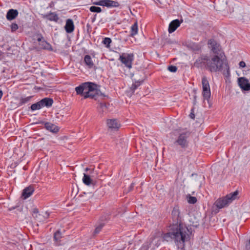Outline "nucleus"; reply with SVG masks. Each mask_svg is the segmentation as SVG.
Masks as SVG:
<instances>
[{
  "instance_id": "nucleus-1",
  "label": "nucleus",
  "mask_w": 250,
  "mask_h": 250,
  "mask_svg": "<svg viewBox=\"0 0 250 250\" xmlns=\"http://www.w3.org/2000/svg\"><path fill=\"white\" fill-rule=\"evenodd\" d=\"M193 66L198 68H204L210 72L222 71L226 77L230 76L229 67L226 57L214 55L209 57L208 55L203 54L198 57L193 63Z\"/></svg>"
},
{
  "instance_id": "nucleus-2",
  "label": "nucleus",
  "mask_w": 250,
  "mask_h": 250,
  "mask_svg": "<svg viewBox=\"0 0 250 250\" xmlns=\"http://www.w3.org/2000/svg\"><path fill=\"white\" fill-rule=\"evenodd\" d=\"M180 211L178 207H174L172 211L171 215L173 223L169 227V231L164 234L163 238L167 241L174 240L176 243L184 244L189 236L188 234V229L183 227L181 224Z\"/></svg>"
},
{
  "instance_id": "nucleus-3",
  "label": "nucleus",
  "mask_w": 250,
  "mask_h": 250,
  "mask_svg": "<svg viewBox=\"0 0 250 250\" xmlns=\"http://www.w3.org/2000/svg\"><path fill=\"white\" fill-rule=\"evenodd\" d=\"M97 85L93 83L85 82L83 83L75 88V91L77 95L83 96L84 99L88 98V97H93V96L89 95L90 92L95 91V87Z\"/></svg>"
},
{
  "instance_id": "nucleus-4",
  "label": "nucleus",
  "mask_w": 250,
  "mask_h": 250,
  "mask_svg": "<svg viewBox=\"0 0 250 250\" xmlns=\"http://www.w3.org/2000/svg\"><path fill=\"white\" fill-rule=\"evenodd\" d=\"M238 195V191L236 190L234 192L227 195L224 198L218 199L215 201L214 205L218 208H224L231 203L232 201L237 199Z\"/></svg>"
},
{
  "instance_id": "nucleus-5",
  "label": "nucleus",
  "mask_w": 250,
  "mask_h": 250,
  "mask_svg": "<svg viewBox=\"0 0 250 250\" xmlns=\"http://www.w3.org/2000/svg\"><path fill=\"white\" fill-rule=\"evenodd\" d=\"M208 45L211 51L214 55L225 57V55L221 45L214 40L210 39L208 41Z\"/></svg>"
},
{
  "instance_id": "nucleus-6",
  "label": "nucleus",
  "mask_w": 250,
  "mask_h": 250,
  "mask_svg": "<svg viewBox=\"0 0 250 250\" xmlns=\"http://www.w3.org/2000/svg\"><path fill=\"white\" fill-rule=\"evenodd\" d=\"M190 134L189 131H185L180 133L177 139L175 141V143L177 144L182 148L187 147L188 146V138Z\"/></svg>"
},
{
  "instance_id": "nucleus-7",
  "label": "nucleus",
  "mask_w": 250,
  "mask_h": 250,
  "mask_svg": "<svg viewBox=\"0 0 250 250\" xmlns=\"http://www.w3.org/2000/svg\"><path fill=\"white\" fill-rule=\"evenodd\" d=\"M202 84L203 87L202 94L205 100L208 101L210 97V89L209 83L207 78L204 77L202 80Z\"/></svg>"
},
{
  "instance_id": "nucleus-8",
  "label": "nucleus",
  "mask_w": 250,
  "mask_h": 250,
  "mask_svg": "<svg viewBox=\"0 0 250 250\" xmlns=\"http://www.w3.org/2000/svg\"><path fill=\"white\" fill-rule=\"evenodd\" d=\"M134 59L133 54H123L120 56L119 60L129 69L132 67V62Z\"/></svg>"
},
{
  "instance_id": "nucleus-9",
  "label": "nucleus",
  "mask_w": 250,
  "mask_h": 250,
  "mask_svg": "<svg viewBox=\"0 0 250 250\" xmlns=\"http://www.w3.org/2000/svg\"><path fill=\"white\" fill-rule=\"evenodd\" d=\"M93 4L107 7H118L120 6L118 1L112 0H100L98 1L93 2Z\"/></svg>"
},
{
  "instance_id": "nucleus-10",
  "label": "nucleus",
  "mask_w": 250,
  "mask_h": 250,
  "mask_svg": "<svg viewBox=\"0 0 250 250\" xmlns=\"http://www.w3.org/2000/svg\"><path fill=\"white\" fill-rule=\"evenodd\" d=\"M35 216L34 218L39 222H43L45 221L49 216V213L47 211L42 212V214L39 213L38 210L35 209L33 211Z\"/></svg>"
},
{
  "instance_id": "nucleus-11",
  "label": "nucleus",
  "mask_w": 250,
  "mask_h": 250,
  "mask_svg": "<svg viewBox=\"0 0 250 250\" xmlns=\"http://www.w3.org/2000/svg\"><path fill=\"white\" fill-rule=\"evenodd\" d=\"M238 83L240 87L244 90L248 91L250 90V83L248 80L244 77L238 79Z\"/></svg>"
},
{
  "instance_id": "nucleus-12",
  "label": "nucleus",
  "mask_w": 250,
  "mask_h": 250,
  "mask_svg": "<svg viewBox=\"0 0 250 250\" xmlns=\"http://www.w3.org/2000/svg\"><path fill=\"white\" fill-rule=\"evenodd\" d=\"M181 22L178 19L174 20L170 22L168 26V32L171 33L174 32L180 26Z\"/></svg>"
},
{
  "instance_id": "nucleus-13",
  "label": "nucleus",
  "mask_w": 250,
  "mask_h": 250,
  "mask_svg": "<svg viewBox=\"0 0 250 250\" xmlns=\"http://www.w3.org/2000/svg\"><path fill=\"white\" fill-rule=\"evenodd\" d=\"M107 125L109 128L117 130L120 127V124L116 119H111L107 120Z\"/></svg>"
},
{
  "instance_id": "nucleus-14",
  "label": "nucleus",
  "mask_w": 250,
  "mask_h": 250,
  "mask_svg": "<svg viewBox=\"0 0 250 250\" xmlns=\"http://www.w3.org/2000/svg\"><path fill=\"white\" fill-rule=\"evenodd\" d=\"M74 24L72 19H68L66 21L64 29L67 33H71L74 30Z\"/></svg>"
},
{
  "instance_id": "nucleus-15",
  "label": "nucleus",
  "mask_w": 250,
  "mask_h": 250,
  "mask_svg": "<svg viewBox=\"0 0 250 250\" xmlns=\"http://www.w3.org/2000/svg\"><path fill=\"white\" fill-rule=\"evenodd\" d=\"M34 191V187L32 186H29L23 190L22 196L24 199H27L33 194Z\"/></svg>"
},
{
  "instance_id": "nucleus-16",
  "label": "nucleus",
  "mask_w": 250,
  "mask_h": 250,
  "mask_svg": "<svg viewBox=\"0 0 250 250\" xmlns=\"http://www.w3.org/2000/svg\"><path fill=\"white\" fill-rule=\"evenodd\" d=\"M17 10L11 9L9 10L6 14V19L9 21L15 19L18 15Z\"/></svg>"
},
{
  "instance_id": "nucleus-17",
  "label": "nucleus",
  "mask_w": 250,
  "mask_h": 250,
  "mask_svg": "<svg viewBox=\"0 0 250 250\" xmlns=\"http://www.w3.org/2000/svg\"><path fill=\"white\" fill-rule=\"evenodd\" d=\"M42 107L46 106L49 107L52 106L53 103V100L49 98H45L40 101Z\"/></svg>"
},
{
  "instance_id": "nucleus-18",
  "label": "nucleus",
  "mask_w": 250,
  "mask_h": 250,
  "mask_svg": "<svg viewBox=\"0 0 250 250\" xmlns=\"http://www.w3.org/2000/svg\"><path fill=\"white\" fill-rule=\"evenodd\" d=\"M109 104H108V105ZM98 109L101 114L104 115L107 113L108 111V106L107 104L105 103H101L99 104V106L98 107Z\"/></svg>"
},
{
  "instance_id": "nucleus-19",
  "label": "nucleus",
  "mask_w": 250,
  "mask_h": 250,
  "mask_svg": "<svg viewBox=\"0 0 250 250\" xmlns=\"http://www.w3.org/2000/svg\"><path fill=\"white\" fill-rule=\"evenodd\" d=\"M47 130L51 132L56 133L59 131V128L56 125L50 123H46L44 125Z\"/></svg>"
},
{
  "instance_id": "nucleus-20",
  "label": "nucleus",
  "mask_w": 250,
  "mask_h": 250,
  "mask_svg": "<svg viewBox=\"0 0 250 250\" xmlns=\"http://www.w3.org/2000/svg\"><path fill=\"white\" fill-rule=\"evenodd\" d=\"M84 62L85 65L89 68H92L94 66V63L92 60L91 56L89 55H86L84 57Z\"/></svg>"
},
{
  "instance_id": "nucleus-21",
  "label": "nucleus",
  "mask_w": 250,
  "mask_h": 250,
  "mask_svg": "<svg viewBox=\"0 0 250 250\" xmlns=\"http://www.w3.org/2000/svg\"><path fill=\"white\" fill-rule=\"evenodd\" d=\"M43 18H46L50 21H54L57 22L59 20V17L57 14L55 13L50 12L48 15L43 16Z\"/></svg>"
},
{
  "instance_id": "nucleus-22",
  "label": "nucleus",
  "mask_w": 250,
  "mask_h": 250,
  "mask_svg": "<svg viewBox=\"0 0 250 250\" xmlns=\"http://www.w3.org/2000/svg\"><path fill=\"white\" fill-rule=\"evenodd\" d=\"M62 238V233L60 230H57L54 233L53 238L56 245L59 246L60 245L61 239Z\"/></svg>"
},
{
  "instance_id": "nucleus-23",
  "label": "nucleus",
  "mask_w": 250,
  "mask_h": 250,
  "mask_svg": "<svg viewBox=\"0 0 250 250\" xmlns=\"http://www.w3.org/2000/svg\"><path fill=\"white\" fill-rule=\"evenodd\" d=\"M83 183L87 186H90L91 185H94V183L93 180L91 179L88 175L85 173L83 174Z\"/></svg>"
},
{
  "instance_id": "nucleus-24",
  "label": "nucleus",
  "mask_w": 250,
  "mask_h": 250,
  "mask_svg": "<svg viewBox=\"0 0 250 250\" xmlns=\"http://www.w3.org/2000/svg\"><path fill=\"white\" fill-rule=\"evenodd\" d=\"M138 30V23L136 21L131 27L130 36L133 37L137 34Z\"/></svg>"
},
{
  "instance_id": "nucleus-25",
  "label": "nucleus",
  "mask_w": 250,
  "mask_h": 250,
  "mask_svg": "<svg viewBox=\"0 0 250 250\" xmlns=\"http://www.w3.org/2000/svg\"><path fill=\"white\" fill-rule=\"evenodd\" d=\"M40 45L42 46V48L43 49H46L48 50H52V47L51 44L47 42L46 41L43 40L40 43Z\"/></svg>"
},
{
  "instance_id": "nucleus-26",
  "label": "nucleus",
  "mask_w": 250,
  "mask_h": 250,
  "mask_svg": "<svg viewBox=\"0 0 250 250\" xmlns=\"http://www.w3.org/2000/svg\"><path fill=\"white\" fill-rule=\"evenodd\" d=\"M42 108V107L41 106V104L40 101L35 104H32L30 106L31 109L33 111H34L36 110H39V109H41Z\"/></svg>"
},
{
  "instance_id": "nucleus-27",
  "label": "nucleus",
  "mask_w": 250,
  "mask_h": 250,
  "mask_svg": "<svg viewBox=\"0 0 250 250\" xmlns=\"http://www.w3.org/2000/svg\"><path fill=\"white\" fill-rule=\"evenodd\" d=\"M32 98V96H29L25 98H21L20 99V102L19 103V105H22L27 103H28Z\"/></svg>"
},
{
  "instance_id": "nucleus-28",
  "label": "nucleus",
  "mask_w": 250,
  "mask_h": 250,
  "mask_svg": "<svg viewBox=\"0 0 250 250\" xmlns=\"http://www.w3.org/2000/svg\"><path fill=\"white\" fill-rule=\"evenodd\" d=\"M111 40L109 38H104L102 42L104 44L107 48L110 47V44L111 43Z\"/></svg>"
},
{
  "instance_id": "nucleus-29",
  "label": "nucleus",
  "mask_w": 250,
  "mask_h": 250,
  "mask_svg": "<svg viewBox=\"0 0 250 250\" xmlns=\"http://www.w3.org/2000/svg\"><path fill=\"white\" fill-rule=\"evenodd\" d=\"M89 10L92 12L100 13L102 11V9L100 7L92 6L90 7Z\"/></svg>"
},
{
  "instance_id": "nucleus-30",
  "label": "nucleus",
  "mask_w": 250,
  "mask_h": 250,
  "mask_svg": "<svg viewBox=\"0 0 250 250\" xmlns=\"http://www.w3.org/2000/svg\"><path fill=\"white\" fill-rule=\"evenodd\" d=\"M97 86L95 87V91L94 92H90L89 95H93V97H88V98H90L91 99H94L95 100H96V97L98 95V91L96 88Z\"/></svg>"
},
{
  "instance_id": "nucleus-31",
  "label": "nucleus",
  "mask_w": 250,
  "mask_h": 250,
  "mask_svg": "<svg viewBox=\"0 0 250 250\" xmlns=\"http://www.w3.org/2000/svg\"><path fill=\"white\" fill-rule=\"evenodd\" d=\"M142 81H137L135 82L134 83L132 84L131 88L132 90H135L138 86H139Z\"/></svg>"
},
{
  "instance_id": "nucleus-32",
  "label": "nucleus",
  "mask_w": 250,
  "mask_h": 250,
  "mask_svg": "<svg viewBox=\"0 0 250 250\" xmlns=\"http://www.w3.org/2000/svg\"><path fill=\"white\" fill-rule=\"evenodd\" d=\"M103 226H104L103 224H100L98 227H97L94 231V233H93L94 235H96V234H98L101 231Z\"/></svg>"
},
{
  "instance_id": "nucleus-33",
  "label": "nucleus",
  "mask_w": 250,
  "mask_h": 250,
  "mask_svg": "<svg viewBox=\"0 0 250 250\" xmlns=\"http://www.w3.org/2000/svg\"><path fill=\"white\" fill-rule=\"evenodd\" d=\"M197 198L195 197L191 196H189L188 200V201L189 203L192 204L196 203L197 202Z\"/></svg>"
},
{
  "instance_id": "nucleus-34",
  "label": "nucleus",
  "mask_w": 250,
  "mask_h": 250,
  "mask_svg": "<svg viewBox=\"0 0 250 250\" xmlns=\"http://www.w3.org/2000/svg\"><path fill=\"white\" fill-rule=\"evenodd\" d=\"M11 30L12 32H15L18 29V25L16 23H12L11 24Z\"/></svg>"
},
{
  "instance_id": "nucleus-35",
  "label": "nucleus",
  "mask_w": 250,
  "mask_h": 250,
  "mask_svg": "<svg viewBox=\"0 0 250 250\" xmlns=\"http://www.w3.org/2000/svg\"><path fill=\"white\" fill-rule=\"evenodd\" d=\"M167 69L171 72H175L177 70V67L174 65H169L168 66Z\"/></svg>"
},
{
  "instance_id": "nucleus-36",
  "label": "nucleus",
  "mask_w": 250,
  "mask_h": 250,
  "mask_svg": "<svg viewBox=\"0 0 250 250\" xmlns=\"http://www.w3.org/2000/svg\"><path fill=\"white\" fill-rule=\"evenodd\" d=\"M38 38H37L38 42H41L42 41V39H43V37L42 36V35L41 34L38 35Z\"/></svg>"
},
{
  "instance_id": "nucleus-37",
  "label": "nucleus",
  "mask_w": 250,
  "mask_h": 250,
  "mask_svg": "<svg viewBox=\"0 0 250 250\" xmlns=\"http://www.w3.org/2000/svg\"><path fill=\"white\" fill-rule=\"evenodd\" d=\"M246 250H250V239L246 245Z\"/></svg>"
},
{
  "instance_id": "nucleus-38",
  "label": "nucleus",
  "mask_w": 250,
  "mask_h": 250,
  "mask_svg": "<svg viewBox=\"0 0 250 250\" xmlns=\"http://www.w3.org/2000/svg\"><path fill=\"white\" fill-rule=\"evenodd\" d=\"M239 66L240 67H244L246 66V63L245 62H244V61H241L240 62H239Z\"/></svg>"
},
{
  "instance_id": "nucleus-39",
  "label": "nucleus",
  "mask_w": 250,
  "mask_h": 250,
  "mask_svg": "<svg viewBox=\"0 0 250 250\" xmlns=\"http://www.w3.org/2000/svg\"><path fill=\"white\" fill-rule=\"evenodd\" d=\"M189 116L192 119H194L195 118V115L193 113V112H191L189 114Z\"/></svg>"
},
{
  "instance_id": "nucleus-40",
  "label": "nucleus",
  "mask_w": 250,
  "mask_h": 250,
  "mask_svg": "<svg viewBox=\"0 0 250 250\" xmlns=\"http://www.w3.org/2000/svg\"><path fill=\"white\" fill-rule=\"evenodd\" d=\"M2 95H3L2 91L1 90H0V99L2 97Z\"/></svg>"
},
{
  "instance_id": "nucleus-41",
  "label": "nucleus",
  "mask_w": 250,
  "mask_h": 250,
  "mask_svg": "<svg viewBox=\"0 0 250 250\" xmlns=\"http://www.w3.org/2000/svg\"><path fill=\"white\" fill-rule=\"evenodd\" d=\"M88 170H89V168L87 167V168H85V171L86 172V171H87Z\"/></svg>"
}]
</instances>
